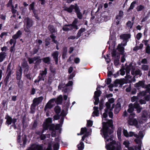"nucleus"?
I'll return each mask as SVG.
<instances>
[{
  "instance_id": "nucleus-1",
  "label": "nucleus",
  "mask_w": 150,
  "mask_h": 150,
  "mask_svg": "<svg viewBox=\"0 0 150 150\" xmlns=\"http://www.w3.org/2000/svg\"><path fill=\"white\" fill-rule=\"evenodd\" d=\"M106 108L105 112L103 113V129L101 130V134L105 139V147L108 150H120V144L119 142H116L113 139L112 135L113 131L112 129V120H108L106 117L108 113L109 117L112 118L113 113L112 110L113 108V105L112 108L108 102L105 104Z\"/></svg>"
},
{
  "instance_id": "nucleus-2",
  "label": "nucleus",
  "mask_w": 150,
  "mask_h": 150,
  "mask_svg": "<svg viewBox=\"0 0 150 150\" xmlns=\"http://www.w3.org/2000/svg\"><path fill=\"white\" fill-rule=\"evenodd\" d=\"M130 36L129 34H124L120 35V38L123 40V41L121 44L118 45L117 49L121 54L123 53L124 51V48L122 46H125L126 45L127 40L130 38Z\"/></svg>"
},
{
  "instance_id": "nucleus-3",
  "label": "nucleus",
  "mask_w": 150,
  "mask_h": 150,
  "mask_svg": "<svg viewBox=\"0 0 150 150\" xmlns=\"http://www.w3.org/2000/svg\"><path fill=\"white\" fill-rule=\"evenodd\" d=\"M123 133L124 135L126 137L134 136L135 137H138L142 139L144 135V133L142 131L139 132L138 135H137L132 132H128L127 130L125 129L123 130Z\"/></svg>"
},
{
  "instance_id": "nucleus-4",
  "label": "nucleus",
  "mask_w": 150,
  "mask_h": 150,
  "mask_svg": "<svg viewBox=\"0 0 150 150\" xmlns=\"http://www.w3.org/2000/svg\"><path fill=\"white\" fill-rule=\"evenodd\" d=\"M27 150H51V145H49L46 149L42 144H32Z\"/></svg>"
},
{
  "instance_id": "nucleus-5",
  "label": "nucleus",
  "mask_w": 150,
  "mask_h": 150,
  "mask_svg": "<svg viewBox=\"0 0 150 150\" xmlns=\"http://www.w3.org/2000/svg\"><path fill=\"white\" fill-rule=\"evenodd\" d=\"M129 108L127 110V111L129 113H133V112L134 110V109H136L137 112L139 113L140 112L142 108L141 107L139 104L137 102H136L133 105L132 104L130 103L129 105Z\"/></svg>"
},
{
  "instance_id": "nucleus-6",
  "label": "nucleus",
  "mask_w": 150,
  "mask_h": 150,
  "mask_svg": "<svg viewBox=\"0 0 150 150\" xmlns=\"http://www.w3.org/2000/svg\"><path fill=\"white\" fill-rule=\"evenodd\" d=\"M24 27H25L24 28L25 31L27 33H30L29 28L33 25V21L29 18L26 17L24 19Z\"/></svg>"
},
{
  "instance_id": "nucleus-7",
  "label": "nucleus",
  "mask_w": 150,
  "mask_h": 150,
  "mask_svg": "<svg viewBox=\"0 0 150 150\" xmlns=\"http://www.w3.org/2000/svg\"><path fill=\"white\" fill-rule=\"evenodd\" d=\"M78 21L77 19H75L71 25H65L63 28L64 31H67L75 29L76 30L78 29V27L76 25Z\"/></svg>"
},
{
  "instance_id": "nucleus-8",
  "label": "nucleus",
  "mask_w": 150,
  "mask_h": 150,
  "mask_svg": "<svg viewBox=\"0 0 150 150\" xmlns=\"http://www.w3.org/2000/svg\"><path fill=\"white\" fill-rule=\"evenodd\" d=\"M135 115L134 113L130 114L127 120V123L128 125L131 126H135L137 127L138 122L136 119L134 118Z\"/></svg>"
},
{
  "instance_id": "nucleus-9",
  "label": "nucleus",
  "mask_w": 150,
  "mask_h": 150,
  "mask_svg": "<svg viewBox=\"0 0 150 150\" xmlns=\"http://www.w3.org/2000/svg\"><path fill=\"white\" fill-rule=\"evenodd\" d=\"M73 82L72 81H69L66 85L61 83L58 86L59 89H62V91L63 92H66L68 91V87L72 85Z\"/></svg>"
},
{
  "instance_id": "nucleus-10",
  "label": "nucleus",
  "mask_w": 150,
  "mask_h": 150,
  "mask_svg": "<svg viewBox=\"0 0 150 150\" xmlns=\"http://www.w3.org/2000/svg\"><path fill=\"white\" fill-rule=\"evenodd\" d=\"M135 68V67L133 65L132 63H131L126 67V75L125 77L126 79L130 80L129 79H131L132 78V76L129 74L130 71L131 69H134Z\"/></svg>"
},
{
  "instance_id": "nucleus-11",
  "label": "nucleus",
  "mask_w": 150,
  "mask_h": 150,
  "mask_svg": "<svg viewBox=\"0 0 150 150\" xmlns=\"http://www.w3.org/2000/svg\"><path fill=\"white\" fill-rule=\"evenodd\" d=\"M56 98H54L50 99L46 104L45 108L44 110L46 111L47 109L52 108L56 103Z\"/></svg>"
},
{
  "instance_id": "nucleus-12",
  "label": "nucleus",
  "mask_w": 150,
  "mask_h": 150,
  "mask_svg": "<svg viewBox=\"0 0 150 150\" xmlns=\"http://www.w3.org/2000/svg\"><path fill=\"white\" fill-rule=\"evenodd\" d=\"M56 98H54L50 99L46 104L45 108L44 110L46 111L47 109L52 108L56 103Z\"/></svg>"
},
{
  "instance_id": "nucleus-13",
  "label": "nucleus",
  "mask_w": 150,
  "mask_h": 150,
  "mask_svg": "<svg viewBox=\"0 0 150 150\" xmlns=\"http://www.w3.org/2000/svg\"><path fill=\"white\" fill-rule=\"evenodd\" d=\"M91 132V130H90L89 131H88V130L85 127L82 128H81V132L80 134H78V135H81L84 134H85V135L82 137V140L83 141L86 137H87L89 134V133Z\"/></svg>"
},
{
  "instance_id": "nucleus-14",
  "label": "nucleus",
  "mask_w": 150,
  "mask_h": 150,
  "mask_svg": "<svg viewBox=\"0 0 150 150\" xmlns=\"http://www.w3.org/2000/svg\"><path fill=\"white\" fill-rule=\"evenodd\" d=\"M5 119L6 120V124L8 125H11L12 123L14 125L17 121L16 119L14 118L13 119L11 117L8 115L6 116Z\"/></svg>"
},
{
  "instance_id": "nucleus-15",
  "label": "nucleus",
  "mask_w": 150,
  "mask_h": 150,
  "mask_svg": "<svg viewBox=\"0 0 150 150\" xmlns=\"http://www.w3.org/2000/svg\"><path fill=\"white\" fill-rule=\"evenodd\" d=\"M52 120L51 118H48L46 119V122L43 125L42 133L44 130H47L50 126L52 122Z\"/></svg>"
},
{
  "instance_id": "nucleus-16",
  "label": "nucleus",
  "mask_w": 150,
  "mask_h": 150,
  "mask_svg": "<svg viewBox=\"0 0 150 150\" xmlns=\"http://www.w3.org/2000/svg\"><path fill=\"white\" fill-rule=\"evenodd\" d=\"M134 69H132L131 73V74L134 76L140 77L142 75V73L141 70L139 69H137L135 70Z\"/></svg>"
},
{
  "instance_id": "nucleus-17",
  "label": "nucleus",
  "mask_w": 150,
  "mask_h": 150,
  "mask_svg": "<svg viewBox=\"0 0 150 150\" xmlns=\"http://www.w3.org/2000/svg\"><path fill=\"white\" fill-rule=\"evenodd\" d=\"M61 142L60 138L59 137L56 138L55 140V142L53 144V148L54 150H57L59 148V143Z\"/></svg>"
},
{
  "instance_id": "nucleus-18",
  "label": "nucleus",
  "mask_w": 150,
  "mask_h": 150,
  "mask_svg": "<svg viewBox=\"0 0 150 150\" xmlns=\"http://www.w3.org/2000/svg\"><path fill=\"white\" fill-rule=\"evenodd\" d=\"M116 39L114 38H111L110 40L108 42V44H109V48H110L111 47L112 48L115 47V45Z\"/></svg>"
},
{
  "instance_id": "nucleus-19",
  "label": "nucleus",
  "mask_w": 150,
  "mask_h": 150,
  "mask_svg": "<svg viewBox=\"0 0 150 150\" xmlns=\"http://www.w3.org/2000/svg\"><path fill=\"white\" fill-rule=\"evenodd\" d=\"M123 15V12L122 11H120L119 13V15H117L116 17V22L117 24L119 23L121 21V20L122 17Z\"/></svg>"
},
{
  "instance_id": "nucleus-20",
  "label": "nucleus",
  "mask_w": 150,
  "mask_h": 150,
  "mask_svg": "<svg viewBox=\"0 0 150 150\" xmlns=\"http://www.w3.org/2000/svg\"><path fill=\"white\" fill-rule=\"evenodd\" d=\"M134 86L137 89H139L141 88L144 87V83L143 81H139L134 85Z\"/></svg>"
},
{
  "instance_id": "nucleus-21",
  "label": "nucleus",
  "mask_w": 150,
  "mask_h": 150,
  "mask_svg": "<svg viewBox=\"0 0 150 150\" xmlns=\"http://www.w3.org/2000/svg\"><path fill=\"white\" fill-rule=\"evenodd\" d=\"M58 52L57 51L53 52L52 54V56L53 57L54 59L56 64H57L58 63Z\"/></svg>"
},
{
  "instance_id": "nucleus-22",
  "label": "nucleus",
  "mask_w": 150,
  "mask_h": 150,
  "mask_svg": "<svg viewBox=\"0 0 150 150\" xmlns=\"http://www.w3.org/2000/svg\"><path fill=\"white\" fill-rule=\"evenodd\" d=\"M75 10L78 18L80 19H81L82 17V13L80 12L79 8L77 5H76Z\"/></svg>"
},
{
  "instance_id": "nucleus-23",
  "label": "nucleus",
  "mask_w": 150,
  "mask_h": 150,
  "mask_svg": "<svg viewBox=\"0 0 150 150\" xmlns=\"http://www.w3.org/2000/svg\"><path fill=\"white\" fill-rule=\"evenodd\" d=\"M42 100L43 98L42 97L35 98L33 100V103L37 105L40 103Z\"/></svg>"
},
{
  "instance_id": "nucleus-24",
  "label": "nucleus",
  "mask_w": 150,
  "mask_h": 150,
  "mask_svg": "<svg viewBox=\"0 0 150 150\" xmlns=\"http://www.w3.org/2000/svg\"><path fill=\"white\" fill-rule=\"evenodd\" d=\"M47 73V71L46 68L45 69L44 71H40V76H39L40 77H41V78L40 79L42 80H44L43 78L45 76Z\"/></svg>"
},
{
  "instance_id": "nucleus-25",
  "label": "nucleus",
  "mask_w": 150,
  "mask_h": 150,
  "mask_svg": "<svg viewBox=\"0 0 150 150\" xmlns=\"http://www.w3.org/2000/svg\"><path fill=\"white\" fill-rule=\"evenodd\" d=\"M122 129L121 127H119L117 131V134L118 139L120 141H122L121 139V133Z\"/></svg>"
},
{
  "instance_id": "nucleus-26",
  "label": "nucleus",
  "mask_w": 150,
  "mask_h": 150,
  "mask_svg": "<svg viewBox=\"0 0 150 150\" xmlns=\"http://www.w3.org/2000/svg\"><path fill=\"white\" fill-rule=\"evenodd\" d=\"M136 138L134 140V141L136 143L139 144L138 148L139 150H140L141 148V145L142 143V139L138 137Z\"/></svg>"
},
{
  "instance_id": "nucleus-27",
  "label": "nucleus",
  "mask_w": 150,
  "mask_h": 150,
  "mask_svg": "<svg viewBox=\"0 0 150 150\" xmlns=\"http://www.w3.org/2000/svg\"><path fill=\"white\" fill-rule=\"evenodd\" d=\"M98 108L96 107H94L93 108L94 111H93L92 116H98L99 115V113L98 110Z\"/></svg>"
},
{
  "instance_id": "nucleus-28",
  "label": "nucleus",
  "mask_w": 150,
  "mask_h": 150,
  "mask_svg": "<svg viewBox=\"0 0 150 150\" xmlns=\"http://www.w3.org/2000/svg\"><path fill=\"white\" fill-rule=\"evenodd\" d=\"M148 117V113L146 111L144 110L142 112V119L144 121H146Z\"/></svg>"
},
{
  "instance_id": "nucleus-29",
  "label": "nucleus",
  "mask_w": 150,
  "mask_h": 150,
  "mask_svg": "<svg viewBox=\"0 0 150 150\" xmlns=\"http://www.w3.org/2000/svg\"><path fill=\"white\" fill-rule=\"evenodd\" d=\"M76 6H75L71 5L69 7H66L64 10L69 13H71L72 12L73 10L74 9H75V7Z\"/></svg>"
},
{
  "instance_id": "nucleus-30",
  "label": "nucleus",
  "mask_w": 150,
  "mask_h": 150,
  "mask_svg": "<svg viewBox=\"0 0 150 150\" xmlns=\"http://www.w3.org/2000/svg\"><path fill=\"white\" fill-rule=\"evenodd\" d=\"M21 137L20 136H18V137L17 139V141L18 142H19L20 143H21L22 142L23 143V145H24L26 143V136L24 135L23 137V139L22 142L21 140L20 139Z\"/></svg>"
},
{
  "instance_id": "nucleus-31",
  "label": "nucleus",
  "mask_w": 150,
  "mask_h": 150,
  "mask_svg": "<svg viewBox=\"0 0 150 150\" xmlns=\"http://www.w3.org/2000/svg\"><path fill=\"white\" fill-rule=\"evenodd\" d=\"M22 69L20 67L19 71L17 72L16 78L18 80H19L21 79V78L22 75Z\"/></svg>"
},
{
  "instance_id": "nucleus-32",
  "label": "nucleus",
  "mask_w": 150,
  "mask_h": 150,
  "mask_svg": "<svg viewBox=\"0 0 150 150\" xmlns=\"http://www.w3.org/2000/svg\"><path fill=\"white\" fill-rule=\"evenodd\" d=\"M66 115V114L65 113L64 111H62L61 114V122H60V124L61 125H62L63 124V123L64 120V117Z\"/></svg>"
},
{
  "instance_id": "nucleus-33",
  "label": "nucleus",
  "mask_w": 150,
  "mask_h": 150,
  "mask_svg": "<svg viewBox=\"0 0 150 150\" xmlns=\"http://www.w3.org/2000/svg\"><path fill=\"white\" fill-rule=\"evenodd\" d=\"M48 29L50 32L52 33H55L56 30L54 26L52 25H49L48 26Z\"/></svg>"
},
{
  "instance_id": "nucleus-34",
  "label": "nucleus",
  "mask_w": 150,
  "mask_h": 150,
  "mask_svg": "<svg viewBox=\"0 0 150 150\" xmlns=\"http://www.w3.org/2000/svg\"><path fill=\"white\" fill-rule=\"evenodd\" d=\"M22 33L20 30H18L17 33L13 35L12 38L16 40V39L18 38L21 35Z\"/></svg>"
},
{
  "instance_id": "nucleus-35",
  "label": "nucleus",
  "mask_w": 150,
  "mask_h": 150,
  "mask_svg": "<svg viewBox=\"0 0 150 150\" xmlns=\"http://www.w3.org/2000/svg\"><path fill=\"white\" fill-rule=\"evenodd\" d=\"M100 87H97L96 88L97 91H96L94 93V98L97 97L98 98V97L100 96V95L101 93V92L98 90V89Z\"/></svg>"
},
{
  "instance_id": "nucleus-36",
  "label": "nucleus",
  "mask_w": 150,
  "mask_h": 150,
  "mask_svg": "<svg viewBox=\"0 0 150 150\" xmlns=\"http://www.w3.org/2000/svg\"><path fill=\"white\" fill-rule=\"evenodd\" d=\"M6 56V53L5 52H1L0 53V62L3 61Z\"/></svg>"
},
{
  "instance_id": "nucleus-37",
  "label": "nucleus",
  "mask_w": 150,
  "mask_h": 150,
  "mask_svg": "<svg viewBox=\"0 0 150 150\" xmlns=\"http://www.w3.org/2000/svg\"><path fill=\"white\" fill-rule=\"evenodd\" d=\"M62 95H60L57 99H56V103L57 104H61L62 101Z\"/></svg>"
},
{
  "instance_id": "nucleus-38",
  "label": "nucleus",
  "mask_w": 150,
  "mask_h": 150,
  "mask_svg": "<svg viewBox=\"0 0 150 150\" xmlns=\"http://www.w3.org/2000/svg\"><path fill=\"white\" fill-rule=\"evenodd\" d=\"M21 66L24 69H25V71L26 69H27V70H28V67L27 63L26 62H23Z\"/></svg>"
},
{
  "instance_id": "nucleus-39",
  "label": "nucleus",
  "mask_w": 150,
  "mask_h": 150,
  "mask_svg": "<svg viewBox=\"0 0 150 150\" xmlns=\"http://www.w3.org/2000/svg\"><path fill=\"white\" fill-rule=\"evenodd\" d=\"M38 59V57H36L33 58H28V60L29 63L31 64L33 63L36 60Z\"/></svg>"
},
{
  "instance_id": "nucleus-40",
  "label": "nucleus",
  "mask_w": 150,
  "mask_h": 150,
  "mask_svg": "<svg viewBox=\"0 0 150 150\" xmlns=\"http://www.w3.org/2000/svg\"><path fill=\"white\" fill-rule=\"evenodd\" d=\"M34 4L35 3L34 2H33L29 5V9L30 10H32L33 13L36 12V10L34 8Z\"/></svg>"
},
{
  "instance_id": "nucleus-41",
  "label": "nucleus",
  "mask_w": 150,
  "mask_h": 150,
  "mask_svg": "<svg viewBox=\"0 0 150 150\" xmlns=\"http://www.w3.org/2000/svg\"><path fill=\"white\" fill-rule=\"evenodd\" d=\"M11 65L10 64H9L8 66L7 71L8 73V74L7 76L9 77L12 73L11 69Z\"/></svg>"
},
{
  "instance_id": "nucleus-42",
  "label": "nucleus",
  "mask_w": 150,
  "mask_h": 150,
  "mask_svg": "<svg viewBox=\"0 0 150 150\" xmlns=\"http://www.w3.org/2000/svg\"><path fill=\"white\" fill-rule=\"evenodd\" d=\"M77 146L78 149L79 150H83L84 147L83 143L82 142H81Z\"/></svg>"
},
{
  "instance_id": "nucleus-43",
  "label": "nucleus",
  "mask_w": 150,
  "mask_h": 150,
  "mask_svg": "<svg viewBox=\"0 0 150 150\" xmlns=\"http://www.w3.org/2000/svg\"><path fill=\"white\" fill-rule=\"evenodd\" d=\"M144 8V6L142 5L138 6L137 8V10L138 11H142Z\"/></svg>"
},
{
  "instance_id": "nucleus-44",
  "label": "nucleus",
  "mask_w": 150,
  "mask_h": 150,
  "mask_svg": "<svg viewBox=\"0 0 150 150\" xmlns=\"http://www.w3.org/2000/svg\"><path fill=\"white\" fill-rule=\"evenodd\" d=\"M50 37L52 38V41L54 43L56 44L58 43V41L55 40L56 37V36H54L53 34H52L50 36Z\"/></svg>"
},
{
  "instance_id": "nucleus-45",
  "label": "nucleus",
  "mask_w": 150,
  "mask_h": 150,
  "mask_svg": "<svg viewBox=\"0 0 150 150\" xmlns=\"http://www.w3.org/2000/svg\"><path fill=\"white\" fill-rule=\"evenodd\" d=\"M86 29L84 28H81L79 31L77 33V36L78 37H79L81 35L82 33L85 31Z\"/></svg>"
},
{
  "instance_id": "nucleus-46",
  "label": "nucleus",
  "mask_w": 150,
  "mask_h": 150,
  "mask_svg": "<svg viewBox=\"0 0 150 150\" xmlns=\"http://www.w3.org/2000/svg\"><path fill=\"white\" fill-rule=\"evenodd\" d=\"M120 56L117 55V57L114 60V64L115 66H117L119 64V59Z\"/></svg>"
},
{
  "instance_id": "nucleus-47",
  "label": "nucleus",
  "mask_w": 150,
  "mask_h": 150,
  "mask_svg": "<svg viewBox=\"0 0 150 150\" xmlns=\"http://www.w3.org/2000/svg\"><path fill=\"white\" fill-rule=\"evenodd\" d=\"M43 60L44 62L49 64L50 63V59L49 57H45L43 59Z\"/></svg>"
},
{
  "instance_id": "nucleus-48",
  "label": "nucleus",
  "mask_w": 150,
  "mask_h": 150,
  "mask_svg": "<svg viewBox=\"0 0 150 150\" xmlns=\"http://www.w3.org/2000/svg\"><path fill=\"white\" fill-rule=\"evenodd\" d=\"M18 81H17V84H18V86L20 88H22L23 86V82L21 80H18Z\"/></svg>"
},
{
  "instance_id": "nucleus-49",
  "label": "nucleus",
  "mask_w": 150,
  "mask_h": 150,
  "mask_svg": "<svg viewBox=\"0 0 150 150\" xmlns=\"http://www.w3.org/2000/svg\"><path fill=\"white\" fill-rule=\"evenodd\" d=\"M136 1H134L131 4L129 8L127 10L128 11H129V10L130 9H133L135 6V5L136 4Z\"/></svg>"
},
{
  "instance_id": "nucleus-50",
  "label": "nucleus",
  "mask_w": 150,
  "mask_h": 150,
  "mask_svg": "<svg viewBox=\"0 0 150 150\" xmlns=\"http://www.w3.org/2000/svg\"><path fill=\"white\" fill-rule=\"evenodd\" d=\"M123 144L126 147L128 148L129 147L130 143L128 140H126L123 142Z\"/></svg>"
},
{
  "instance_id": "nucleus-51",
  "label": "nucleus",
  "mask_w": 150,
  "mask_h": 150,
  "mask_svg": "<svg viewBox=\"0 0 150 150\" xmlns=\"http://www.w3.org/2000/svg\"><path fill=\"white\" fill-rule=\"evenodd\" d=\"M141 68L144 71H147L149 69V67L147 65H143L142 66Z\"/></svg>"
},
{
  "instance_id": "nucleus-52",
  "label": "nucleus",
  "mask_w": 150,
  "mask_h": 150,
  "mask_svg": "<svg viewBox=\"0 0 150 150\" xmlns=\"http://www.w3.org/2000/svg\"><path fill=\"white\" fill-rule=\"evenodd\" d=\"M36 106V105L33 103L32 104L31 106V111L32 113L34 112Z\"/></svg>"
},
{
  "instance_id": "nucleus-53",
  "label": "nucleus",
  "mask_w": 150,
  "mask_h": 150,
  "mask_svg": "<svg viewBox=\"0 0 150 150\" xmlns=\"http://www.w3.org/2000/svg\"><path fill=\"white\" fill-rule=\"evenodd\" d=\"M146 93L145 91H142L139 93L138 95V97L140 98H142V97L146 95Z\"/></svg>"
},
{
  "instance_id": "nucleus-54",
  "label": "nucleus",
  "mask_w": 150,
  "mask_h": 150,
  "mask_svg": "<svg viewBox=\"0 0 150 150\" xmlns=\"http://www.w3.org/2000/svg\"><path fill=\"white\" fill-rule=\"evenodd\" d=\"M54 110L56 113L58 114L60 112L61 108L59 106H57L55 107Z\"/></svg>"
},
{
  "instance_id": "nucleus-55",
  "label": "nucleus",
  "mask_w": 150,
  "mask_h": 150,
  "mask_svg": "<svg viewBox=\"0 0 150 150\" xmlns=\"http://www.w3.org/2000/svg\"><path fill=\"white\" fill-rule=\"evenodd\" d=\"M133 25V23L130 21H128L127 23V27L130 28H131L132 27Z\"/></svg>"
},
{
  "instance_id": "nucleus-56",
  "label": "nucleus",
  "mask_w": 150,
  "mask_h": 150,
  "mask_svg": "<svg viewBox=\"0 0 150 150\" xmlns=\"http://www.w3.org/2000/svg\"><path fill=\"white\" fill-rule=\"evenodd\" d=\"M118 105H116V107L115 110V113L117 114L120 111V107L119 106H117Z\"/></svg>"
},
{
  "instance_id": "nucleus-57",
  "label": "nucleus",
  "mask_w": 150,
  "mask_h": 150,
  "mask_svg": "<svg viewBox=\"0 0 150 150\" xmlns=\"http://www.w3.org/2000/svg\"><path fill=\"white\" fill-rule=\"evenodd\" d=\"M16 40L13 39H11L9 42V43L10 44L12 45V44H13V45L15 46L16 45Z\"/></svg>"
},
{
  "instance_id": "nucleus-58",
  "label": "nucleus",
  "mask_w": 150,
  "mask_h": 150,
  "mask_svg": "<svg viewBox=\"0 0 150 150\" xmlns=\"http://www.w3.org/2000/svg\"><path fill=\"white\" fill-rule=\"evenodd\" d=\"M150 90H149V95H146V96L144 97L145 99L147 101H148L150 98Z\"/></svg>"
},
{
  "instance_id": "nucleus-59",
  "label": "nucleus",
  "mask_w": 150,
  "mask_h": 150,
  "mask_svg": "<svg viewBox=\"0 0 150 150\" xmlns=\"http://www.w3.org/2000/svg\"><path fill=\"white\" fill-rule=\"evenodd\" d=\"M50 38L48 37L45 40L46 43L45 45L46 46L48 45L50 43Z\"/></svg>"
},
{
  "instance_id": "nucleus-60",
  "label": "nucleus",
  "mask_w": 150,
  "mask_h": 150,
  "mask_svg": "<svg viewBox=\"0 0 150 150\" xmlns=\"http://www.w3.org/2000/svg\"><path fill=\"white\" fill-rule=\"evenodd\" d=\"M95 100V101L94 102V104L95 105H97L99 102V99L98 98L96 97L94 98Z\"/></svg>"
},
{
  "instance_id": "nucleus-61",
  "label": "nucleus",
  "mask_w": 150,
  "mask_h": 150,
  "mask_svg": "<svg viewBox=\"0 0 150 150\" xmlns=\"http://www.w3.org/2000/svg\"><path fill=\"white\" fill-rule=\"evenodd\" d=\"M146 52L148 54L150 53V47L149 45H147L146 48Z\"/></svg>"
},
{
  "instance_id": "nucleus-62",
  "label": "nucleus",
  "mask_w": 150,
  "mask_h": 150,
  "mask_svg": "<svg viewBox=\"0 0 150 150\" xmlns=\"http://www.w3.org/2000/svg\"><path fill=\"white\" fill-rule=\"evenodd\" d=\"M87 125L88 126H91L93 125V121L90 120H88L87 122Z\"/></svg>"
},
{
  "instance_id": "nucleus-63",
  "label": "nucleus",
  "mask_w": 150,
  "mask_h": 150,
  "mask_svg": "<svg viewBox=\"0 0 150 150\" xmlns=\"http://www.w3.org/2000/svg\"><path fill=\"white\" fill-rule=\"evenodd\" d=\"M142 36V34L140 33H139L137 34L136 36V38L138 40H139L141 38Z\"/></svg>"
},
{
  "instance_id": "nucleus-64",
  "label": "nucleus",
  "mask_w": 150,
  "mask_h": 150,
  "mask_svg": "<svg viewBox=\"0 0 150 150\" xmlns=\"http://www.w3.org/2000/svg\"><path fill=\"white\" fill-rule=\"evenodd\" d=\"M120 74L122 76H123L125 74L124 69L122 68L120 70Z\"/></svg>"
}]
</instances>
